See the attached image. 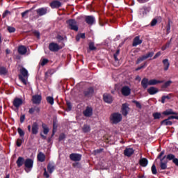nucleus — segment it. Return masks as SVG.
<instances>
[{
	"label": "nucleus",
	"instance_id": "4c0bfd02",
	"mask_svg": "<svg viewBox=\"0 0 178 178\" xmlns=\"http://www.w3.org/2000/svg\"><path fill=\"white\" fill-rule=\"evenodd\" d=\"M47 102L51 106H53V104H54V97H52V96H48L47 97Z\"/></svg>",
	"mask_w": 178,
	"mask_h": 178
},
{
	"label": "nucleus",
	"instance_id": "a19ab883",
	"mask_svg": "<svg viewBox=\"0 0 178 178\" xmlns=\"http://www.w3.org/2000/svg\"><path fill=\"white\" fill-rule=\"evenodd\" d=\"M89 49L90 51H95L97 49L94 42H89Z\"/></svg>",
	"mask_w": 178,
	"mask_h": 178
},
{
	"label": "nucleus",
	"instance_id": "69168bd1",
	"mask_svg": "<svg viewBox=\"0 0 178 178\" xmlns=\"http://www.w3.org/2000/svg\"><path fill=\"white\" fill-rule=\"evenodd\" d=\"M104 149L103 148H100V149H96L95 150H94L95 153H101L102 152H103Z\"/></svg>",
	"mask_w": 178,
	"mask_h": 178
},
{
	"label": "nucleus",
	"instance_id": "c85d7f7f",
	"mask_svg": "<svg viewBox=\"0 0 178 178\" xmlns=\"http://www.w3.org/2000/svg\"><path fill=\"white\" fill-rule=\"evenodd\" d=\"M36 13L40 16L44 15L47 13V9L44 8V7H42L41 8H38L36 10Z\"/></svg>",
	"mask_w": 178,
	"mask_h": 178
},
{
	"label": "nucleus",
	"instance_id": "58836bf2",
	"mask_svg": "<svg viewBox=\"0 0 178 178\" xmlns=\"http://www.w3.org/2000/svg\"><path fill=\"white\" fill-rule=\"evenodd\" d=\"M171 95H168V96H162V97H161V103L162 104H165L166 99H167V100H170Z\"/></svg>",
	"mask_w": 178,
	"mask_h": 178
},
{
	"label": "nucleus",
	"instance_id": "a18cd8bd",
	"mask_svg": "<svg viewBox=\"0 0 178 178\" xmlns=\"http://www.w3.org/2000/svg\"><path fill=\"white\" fill-rule=\"evenodd\" d=\"M29 11H30V10H26L25 11L22 13L21 15H22V18H24V17L27 18Z\"/></svg>",
	"mask_w": 178,
	"mask_h": 178
},
{
	"label": "nucleus",
	"instance_id": "2eb2a0df",
	"mask_svg": "<svg viewBox=\"0 0 178 178\" xmlns=\"http://www.w3.org/2000/svg\"><path fill=\"white\" fill-rule=\"evenodd\" d=\"M103 100L105 103L111 104L113 102V96H111V95H108V93H104V95H103Z\"/></svg>",
	"mask_w": 178,
	"mask_h": 178
},
{
	"label": "nucleus",
	"instance_id": "9b49d317",
	"mask_svg": "<svg viewBox=\"0 0 178 178\" xmlns=\"http://www.w3.org/2000/svg\"><path fill=\"white\" fill-rule=\"evenodd\" d=\"M34 165V161L33 159H26L24 161V165H25V171L27 172L28 169H33Z\"/></svg>",
	"mask_w": 178,
	"mask_h": 178
},
{
	"label": "nucleus",
	"instance_id": "4468645a",
	"mask_svg": "<svg viewBox=\"0 0 178 178\" xmlns=\"http://www.w3.org/2000/svg\"><path fill=\"white\" fill-rule=\"evenodd\" d=\"M42 96L41 95H34L32 96V102L33 104H41Z\"/></svg>",
	"mask_w": 178,
	"mask_h": 178
},
{
	"label": "nucleus",
	"instance_id": "37998d69",
	"mask_svg": "<svg viewBox=\"0 0 178 178\" xmlns=\"http://www.w3.org/2000/svg\"><path fill=\"white\" fill-rule=\"evenodd\" d=\"M17 131H18V134H19V136L24 138L25 135L24 131H23V129H22V128L20 127L17 128Z\"/></svg>",
	"mask_w": 178,
	"mask_h": 178
},
{
	"label": "nucleus",
	"instance_id": "f8f14e48",
	"mask_svg": "<svg viewBox=\"0 0 178 178\" xmlns=\"http://www.w3.org/2000/svg\"><path fill=\"white\" fill-rule=\"evenodd\" d=\"M24 104V102L22 100V99H20L19 97H15V99H14L13 102V105L14 106V107H15V108L19 109V107H21V106H22Z\"/></svg>",
	"mask_w": 178,
	"mask_h": 178
},
{
	"label": "nucleus",
	"instance_id": "79ce46f5",
	"mask_svg": "<svg viewBox=\"0 0 178 178\" xmlns=\"http://www.w3.org/2000/svg\"><path fill=\"white\" fill-rule=\"evenodd\" d=\"M152 173L153 175H157V173H158L157 169H156V165L154 164H154L152 165Z\"/></svg>",
	"mask_w": 178,
	"mask_h": 178
},
{
	"label": "nucleus",
	"instance_id": "0e129e2a",
	"mask_svg": "<svg viewBox=\"0 0 178 178\" xmlns=\"http://www.w3.org/2000/svg\"><path fill=\"white\" fill-rule=\"evenodd\" d=\"M161 51L156 52V55H154V56H153V59H156L157 58L161 56Z\"/></svg>",
	"mask_w": 178,
	"mask_h": 178
},
{
	"label": "nucleus",
	"instance_id": "e2e57ef3",
	"mask_svg": "<svg viewBox=\"0 0 178 178\" xmlns=\"http://www.w3.org/2000/svg\"><path fill=\"white\" fill-rule=\"evenodd\" d=\"M48 62H49L48 59H46V58L42 59V63H41L42 66H44V65L48 63Z\"/></svg>",
	"mask_w": 178,
	"mask_h": 178
},
{
	"label": "nucleus",
	"instance_id": "a211bd4d",
	"mask_svg": "<svg viewBox=\"0 0 178 178\" xmlns=\"http://www.w3.org/2000/svg\"><path fill=\"white\" fill-rule=\"evenodd\" d=\"M39 131L38 122H33L31 126V133L33 135H37Z\"/></svg>",
	"mask_w": 178,
	"mask_h": 178
},
{
	"label": "nucleus",
	"instance_id": "3c124183",
	"mask_svg": "<svg viewBox=\"0 0 178 178\" xmlns=\"http://www.w3.org/2000/svg\"><path fill=\"white\" fill-rule=\"evenodd\" d=\"M8 31L9 33H15L16 28L15 26H8Z\"/></svg>",
	"mask_w": 178,
	"mask_h": 178
},
{
	"label": "nucleus",
	"instance_id": "4d7b16f0",
	"mask_svg": "<svg viewBox=\"0 0 178 178\" xmlns=\"http://www.w3.org/2000/svg\"><path fill=\"white\" fill-rule=\"evenodd\" d=\"M25 120H26V115H25V114H23L20 117V122H21V124H23V122H24Z\"/></svg>",
	"mask_w": 178,
	"mask_h": 178
},
{
	"label": "nucleus",
	"instance_id": "5fc2aeb1",
	"mask_svg": "<svg viewBox=\"0 0 178 178\" xmlns=\"http://www.w3.org/2000/svg\"><path fill=\"white\" fill-rule=\"evenodd\" d=\"M23 142H24V139H17V142H16L17 146H18V147L22 146Z\"/></svg>",
	"mask_w": 178,
	"mask_h": 178
},
{
	"label": "nucleus",
	"instance_id": "c9c22d12",
	"mask_svg": "<svg viewBox=\"0 0 178 178\" xmlns=\"http://www.w3.org/2000/svg\"><path fill=\"white\" fill-rule=\"evenodd\" d=\"M166 159L168 161H172V163H174L175 154H173V153H169L166 156Z\"/></svg>",
	"mask_w": 178,
	"mask_h": 178
},
{
	"label": "nucleus",
	"instance_id": "6e6d98bb",
	"mask_svg": "<svg viewBox=\"0 0 178 178\" xmlns=\"http://www.w3.org/2000/svg\"><path fill=\"white\" fill-rule=\"evenodd\" d=\"M44 177H46V178H49L50 176L46 169V168H44V175H43Z\"/></svg>",
	"mask_w": 178,
	"mask_h": 178
},
{
	"label": "nucleus",
	"instance_id": "774afa93",
	"mask_svg": "<svg viewBox=\"0 0 178 178\" xmlns=\"http://www.w3.org/2000/svg\"><path fill=\"white\" fill-rule=\"evenodd\" d=\"M80 38H82L83 40H84L86 38L85 33L80 34Z\"/></svg>",
	"mask_w": 178,
	"mask_h": 178
},
{
	"label": "nucleus",
	"instance_id": "dca6fc26",
	"mask_svg": "<svg viewBox=\"0 0 178 178\" xmlns=\"http://www.w3.org/2000/svg\"><path fill=\"white\" fill-rule=\"evenodd\" d=\"M85 21L89 25H93V24H95L96 19H95L94 15H86L85 17Z\"/></svg>",
	"mask_w": 178,
	"mask_h": 178
},
{
	"label": "nucleus",
	"instance_id": "b1692460",
	"mask_svg": "<svg viewBox=\"0 0 178 178\" xmlns=\"http://www.w3.org/2000/svg\"><path fill=\"white\" fill-rule=\"evenodd\" d=\"M159 88L153 86L147 88V92H149L150 95H154V94H156V92H159Z\"/></svg>",
	"mask_w": 178,
	"mask_h": 178
},
{
	"label": "nucleus",
	"instance_id": "4be33fe9",
	"mask_svg": "<svg viewBox=\"0 0 178 178\" xmlns=\"http://www.w3.org/2000/svg\"><path fill=\"white\" fill-rule=\"evenodd\" d=\"M17 51L19 55H26L28 50L25 45H19V47H18Z\"/></svg>",
	"mask_w": 178,
	"mask_h": 178
},
{
	"label": "nucleus",
	"instance_id": "052dcab7",
	"mask_svg": "<svg viewBox=\"0 0 178 178\" xmlns=\"http://www.w3.org/2000/svg\"><path fill=\"white\" fill-rule=\"evenodd\" d=\"M170 29H171L170 22H168V24L166 25L167 33H170Z\"/></svg>",
	"mask_w": 178,
	"mask_h": 178
},
{
	"label": "nucleus",
	"instance_id": "c03bdc74",
	"mask_svg": "<svg viewBox=\"0 0 178 178\" xmlns=\"http://www.w3.org/2000/svg\"><path fill=\"white\" fill-rule=\"evenodd\" d=\"M33 34L38 38V40H40V31H33Z\"/></svg>",
	"mask_w": 178,
	"mask_h": 178
},
{
	"label": "nucleus",
	"instance_id": "603ef678",
	"mask_svg": "<svg viewBox=\"0 0 178 178\" xmlns=\"http://www.w3.org/2000/svg\"><path fill=\"white\" fill-rule=\"evenodd\" d=\"M145 66H147V62H144L143 65L136 67V70H140V69H143V67H145Z\"/></svg>",
	"mask_w": 178,
	"mask_h": 178
},
{
	"label": "nucleus",
	"instance_id": "6e6552de",
	"mask_svg": "<svg viewBox=\"0 0 178 178\" xmlns=\"http://www.w3.org/2000/svg\"><path fill=\"white\" fill-rule=\"evenodd\" d=\"M130 111L129 104L124 103L121 106V113L124 117H127Z\"/></svg>",
	"mask_w": 178,
	"mask_h": 178
},
{
	"label": "nucleus",
	"instance_id": "9d476101",
	"mask_svg": "<svg viewBox=\"0 0 178 178\" xmlns=\"http://www.w3.org/2000/svg\"><path fill=\"white\" fill-rule=\"evenodd\" d=\"M163 114H164V115H170V120H177V113H175V111H173V110L172 108H170L169 110H165V111L163 112Z\"/></svg>",
	"mask_w": 178,
	"mask_h": 178
},
{
	"label": "nucleus",
	"instance_id": "412c9836",
	"mask_svg": "<svg viewBox=\"0 0 178 178\" xmlns=\"http://www.w3.org/2000/svg\"><path fill=\"white\" fill-rule=\"evenodd\" d=\"M93 114V109L92 107H86V110L83 111V115L85 117H91Z\"/></svg>",
	"mask_w": 178,
	"mask_h": 178
},
{
	"label": "nucleus",
	"instance_id": "7ed1b4c3",
	"mask_svg": "<svg viewBox=\"0 0 178 178\" xmlns=\"http://www.w3.org/2000/svg\"><path fill=\"white\" fill-rule=\"evenodd\" d=\"M110 120L112 124H119L122 120V115L120 113H113L111 115Z\"/></svg>",
	"mask_w": 178,
	"mask_h": 178
},
{
	"label": "nucleus",
	"instance_id": "8fccbe9b",
	"mask_svg": "<svg viewBox=\"0 0 178 178\" xmlns=\"http://www.w3.org/2000/svg\"><path fill=\"white\" fill-rule=\"evenodd\" d=\"M66 105L67 106V111H71L72 108V103L70 102H66Z\"/></svg>",
	"mask_w": 178,
	"mask_h": 178
},
{
	"label": "nucleus",
	"instance_id": "680f3d73",
	"mask_svg": "<svg viewBox=\"0 0 178 178\" xmlns=\"http://www.w3.org/2000/svg\"><path fill=\"white\" fill-rule=\"evenodd\" d=\"M173 163L176 166H178V159H177V157H175H175H174V159H173Z\"/></svg>",
	"mask_w": 178,
	"mask_h": 178
},
{
	"label": "nucleus",
	"instance_id": "338daca9",
	"mask_svg": "<svg viewBox=\"0 0 178 178\" xmlns=\"http://www.w3.org/2000/svg\"><path fill=\"white\" fill-rule=\"evenodd\" d=\"M57 40H58V41H63L64 38L62 35H57Z\"/></svg>",
	"mask_w": 178,
	"mask_h": 178
},
{
	"label": "nucleus",
	"instance_id": "f3484780",
	"mask_svg": "<svg viewBox=\"0 0 178 178\" xmlns=\"http://www.w3.org/2000/svg\"><path fill=\"white\" fill-rule=\"evenodd\" d=\"M95 92L93 87H88L86 90H84L83 94L85 97H92Z\"/></svg>",
	"mask_w": 178,
	"mask_h": 178
},
{
	"label": "nucleus",
	"instance_id": "393cba45",
	"mask_svg": "<svg viewBox=\"0 0 178 178\" xmlns=\"http://www.w3.org/2000/svg\"><path fill=\"white\" fill-rule=\"evenodd\" d=\"M142 42H143V40H140V36L138 35L137 37H135V38H134L132 46L137 47V45H140Z\"/></svg>",
	"mask_w": 178,
	"mask_h": 178
},
{
	"label": "nucleus",
	"instance_id": "2f4dec72",
	"mask_svg": "<svg viewBox=\"0 0 178 178\" xmlns=\"http://www.w3.org/2000/svg\"><path fill=\"white\" fill-rule=\"evenodd\" d=\"M163 64L164 65V70H168V69L170 66L169 59H163Z\"/></svg>",
	"mask_w": 178,
	"mask_h": 178
},
{
	"label": "nucleus",
	"instance_id": "1a4fd4ad",
	"mask_svg": "<svg viewBox=\"0 0 178 178\" xmlns=\"http://www.w3.org/2000/svg\"><path fill=\"white\" fill-rule=\"evenodd\" d=\"M70 159L73 162H80L82 159V154L80 153H71L70 154Z\"/></svg>",
	"mask_w": 178,
	"mask_h": 178
},
{
	"label": "nucleus",
	"instance_id": "a878e982",
	"mask_svg": "<svg viewBox=\"0 0 178 178\" xmlns=\"http://www.w3.org/2000/svg\"><path fill=\"white\" fill-rule=\"evenodd\" d=\"M160 124L161 125L170 126L173 124V122L172 121H170V117H168V118H165V120L163 119V120L161 121Z\"/></svg>",
	"mask_w": 178,
	"mask_h": 178
},
{
	"label": "nucleus",
	"instance_id": "09e8293b",
	"mask_svg": "<svg viewBox=\"0 0 178 178\" xmlns=\"http://www.w3.org/2000/svg\"><path fill=\"white\" fill-rule=\"evenodd\" d=\"M65 138H66L65 134L64 133L60 134L59 138H58L59 142H60L61 140H63L64 139H65Z\"/></svg>",
	"mask_w": 178,
	"mask_h": 178
},
{
	"label": "nucleus",
	"instance_id": "f257e3e1",
	"mask_svg": "<svg viewBox=\"0 0 178 178\" xmlns=\"http://www.w3.org/2000/svg\"><path fill=\"white\" fill-rule=\"evenodd\" d=\"M165 80H157L156 79H152L149 80L147 77H143L141 81V86L143 88H147L148 86H155V84H159V83H164Z\"/></svg>",
	"mask_w": 178,
	"mask_h": 178
},
{
	"label": "nucleus",
	"instance_id": "ddd939ff",
	"mask_svg": "<svg viewBox=\"0 0 178 178\" xmlns=\"http://www.w3.org/2000/svg\"><path fill=\"white\" fill-rule=\"evenodd\" d=\"M121 92L122 95H124V97H128V95H130L131 92V89L129 86H123L121 88Z\"/></svg>",
	"mask_w": 178,
	"mask_h": 178
},
{
	"label": "nucleus",
	"instance_id": "6ab92c4d",
	"mask_svg": "<svg viewBox=\"0 0 178 178\" xmlns=\"http://www.w3.org/2000/svg\"><path fill=\"white\" fill-rule=\"evenodd\" d=\"M134 153V149L133 147H126L124 150V156H127V157H130Z\"/></svg>",
	"mask_w": 178,
	"mask_h": 178
},
{
	"label": "nucleus",
	"instance_id": "f704fd0d",
	"mask_svg": "<svg viewBox=\"0 0 178 178\" xmlns=\"http://www.w3.org/2000/svg\"><path fill=\"white\" fill-rule=\"evenodd\" d=\"M172 83H173L172 80H168L167 81H165V83L162 84L161 88H168V87H169Z\"/></svg>",
	"mask_w": 178,
	"mask_h": 178
},
{
	"label": "nucleus",
	"instance_id": "864d4df0",
	"mask_svg": "<svg viewBox=\"0 0 178 178\" xmlns=\"http://www.w3.org/2000/svg\"><path fill=\"white\" fill-rule=\"evenodd\" d=\"M158 22V19L156 18H153V19H152V22H151V26L152 27H154V25H156Z\"/></svg>",
	"mask_w": 178,
	"mask_h": 178
},
{
	"label": "nucleus",
	"instance_id": "ea45409f",
	"mask_svg": "<svg viewBox=\"0 0 178 178\" xmlns=\"http://www.w3.org/2000/svg\"><path fill=\"white\" fill-rule=\"evenodd\" d=\"M120 54V49H118L116 50L115 54H113L114 59H115V61L119 60L118 56H119Z\"/></svg>",
	"mask_w": 178,
	"mask_h": 178
},
{
	"label": "nucleus",
	"instance_id": "c756f323",
	"mask_svg": "<svg viewBox=\"0 0 178 178\" xmlns=\"http://www.w3.org/2000/svg\"><path fill=\"white\" fill-rule=\"evenodd\" d=\"M139 163L140 166H143V168H146L148 165V159H146V157H143V159H140Z\"/></svg>",
	"mask_w": 178,
	"mask_h": 178
},
{
	"label": "nucleus",
	"instance_id": "e433bc0d",
	"mask_svg": "<svg viewBox=\"0 0 178 178\" xmlns=\"http://www.w3.org/2000/svg\"><path fill=\"white\" fill-rule=\"evenodd\" d=\"M42 127L43 128V132L44 135H47L49 132V129L47 125V124H42Z\"/></svg>",
	"mask_w": 178,
	"mask_h": 178
},
{
	"label": "nucleus",
	"instance_id": "f03ea898",
	"mask_svg": "<svg viewBox=\"0 0 178 178\" xmlns=\"http://www.w3.org/2000/svg\"><path fill=\"white\" fill-rule=\"evenodd\" d=\"M165 150H162L157 156L156 159H160V168L162 170H165L168 168V160L164 161L165 158L167 157L166 154H165ZM163 154H165L163 156Z\"/></svg>",
	"mask_w": 178,
	"mask_h": 178
},
{
	"label": "nucleus",
	"instance_id": "13d9d810",
	"mask_svg": "<svg viewBox=\"0 0 178 178\" xmlns=\"http://www.w3.org/2000/svg\"><path fill=\"white\" fill-rule=\"evenodd\" d=\"M8 14H10V11H9V10H6V11L3 13V15H2L3 18H5V17H6Z\"/></svg>",
	"mask_w": 178,
	"mask_h": 178
},
{
	"label": "nucleus",
	"instance_id": "473e14b6",
	"mask_svg": "<svg viewBox=\"0 0 178 178\" xmlns=\"http://www.w3.org/2000/svg\"><path fill=\"white\" fill-rule=\"evenodd\" d=\"M83 131L86 134L87 132H90L91 131V127L90 125H88L87 124H85L82 128Z\"/></svg>",
	"mask_w": 178,
	"mask_h": 178
},
{
	"label": "nucleus",
	"instance_id": "0eeeda50",
	"mask_svg": "<svg viewBox=\"0 0 178 178\" xmlns=\"http://www.w3.org/2000/svg\"><path fill=\"white\" fill-rule=\"evenodd\" d=\"M63 47L57 44L56 42H50L49 44V49L51 52H58L60 49H62Z\"/></svg>",
	"mask_w": 178,
	"mask_h": 178
},
{
	"label": "nucleus",
	"instance_id": "bf43d9fd",
	"mask_svg": "<svg viewBox=\"0 0 178 178\" xmlns=\"http://www.w3.org/2000/svg\"><path fill=\"white\" fill-rule=\"evenodd\" d=\"M35 111V107H32L29 110V114H34Z\"/></svg>",
	"mask_w": 178,
	"mask_h": 178
},
{
	"label": "nucleus",
	"instance_id": "5701e85b",
	"mask_svg": "<svg viewBox=\"0 0 178 178\" xmlns=\"http://www.w3.org/2000/svg\"><path fill=\"white\" fill-rule=\"evenodd\" d=\"M50 6L51 8H59V7H61L62 3L58 0H54L53 1H51Z\"/></svg>",
	"mask_w": 178,
	"mask_h": 178
},
{
	"label": "nucleus",
	"instance_id": "39448f33",
	"mask_svg": "<svg viewBox=\"0 0 178 178\" xmlns=\"http://www.w3.org/2000/svg\"><path fill=\"white\" fill-rule=\"evenodd\" d=\"M68 27L70 30H74V31H79V26L77 25V22L76 19L71 18L66 21Z\"/></svg>",
	"mask_w": 178,
	"mask_h": 178
},
{
	"label": "nucleus",
	"instance_id": "7c9ffc66",
	"mask_svg": "<svg viewBox=\"0 0 178 178\" xmlns=\"http://www.w3.org/2000/svg\"><path fill=\"white\" fill-rule=\"evenodd\" d=\"M56 169L55 165L53 164V163H49L47 165V170L49 173H53Z\"/></svg>",
	"mask_w": 178,
	"mask_h": 178
},
{
	"label": "nucleus",
	"instance_id": "72a5a7b5",
	"mask_svg": "<svg viewBox=\"0 0 178 178\" xmlns=\"http://www.w3.org/2000/svg\"><path fill=\"white\" fill-rule=\"evenodd\" d=\"M0 74L6 76L8 74V69L5 67L4 66L0 67Z\"/></svg>",
	"mask_w": 178,
	"mask_h": 178
},
{
	"label": "nucleus",
	"instance_id": "49530a36",
	"mask_svg": "<svg viewBox=\"0 0 178 178\" xmlns=\"http://www.w3.org/2000/svg\"><path fill=\"white\" fill-rule=\"evenodd\" d=\"M132 103H134L138 108H142V106L140 102H137V100H133Z\"/></svg>",
	"mask_w": 178,
	"mask_h": 178
},
{
	"label": "nucleus",
	"instance_id": "de8ad7c7",
	"mask_svg": "<svg viewBox=\"0 0 178 178\" xmlns=\"http://www.w3.org/2000/svg\"><path fill=\"white\" fill-rule=\"evenodd\" d=\"M58 128V125H56L55 122H53V133L51 134V136H54L56 132V129Z\"/></svg>",
	"mask_w": 178,
	"mask_h": 178
},
{
	"label": "nucleus",
	"instance_id": "423d86ee",
	"mask_svg": "<svg viewBox=\"0 0 178 178\" xmlns=\"http://www.w3.org/2000/svg\"><path fill=\"white\" fill-rule=\"evenodd\" d=\"M154 55V52L152 51L151 52H148L147 54H146V55H143L142 56H140L136 60V64L138 65L141 62H143V60H145L149 58H152Z\"/></svg>",
	"mask_w": 178,
	"mask_h": 178
},
{
	"label": "nucleus",
	"instance_id": "bb28decb",
	"mask_svg": "<svg viewBox=\"0 0 178 178\" xmlns=\"http://www.w3.org/2000/svg\"><path fill=\"white\" fill-rule=\"evenodd\" d=\"M37 157H38V161L39 162H44V161L46 159V156H45L44 153H43L42 152H39Z\"/></svg>",
	"mask_w": 178,
	"mask_h": 178
},
{
	"label": "nucleus",
	"instance_id": "aec40b11",
	"mask_svg": "<svg viewBox=\"0 0 178 178\" xmlns=\"http://www.w3.org/2000/svg\"><path fill=\"white\" fill-rule=\"evenodd\" d=\"M16 164L17 165V168H22L23 165H25V159L24 157L19 156L16 161Z\"/></svg>",
	"mask_w": 178,
	"mask_h": 178
},
{
	"label": "nucleus",
	"instance_id": "cd10ccee",
	"mask_svg": "<svg viewBox=\"0 0 178 178\" xmlns=\"http://www.w3.org/2000/svg\"><path fill=\"white\" fill-rule=\"evenodd\" d=\"M165 114L163 113H153V118L154 120H163Z\"/></svg>",
	"mask_w": 178,
	"mask_h": 178
},
{
	"label": "nucleus",
	"instance_id": "20e7f679",
	"mask_svg": "<svg viewBox=\"0 0 178 178\" xmlns=\"http://www.w3.org/2000/svg\"><path fill=\"white\" fill-rule=\"evenodd\" d=\"M20 73H21V74L18 75L19 79L21 81H22V83H24V84L26 85L27 82H26L25 77H28V76H29V72H28L27 69H26L25 67H22V69H20Z\"/></svg>",
	"mask_w": 178,
	"mask_h": 178
}]
</instances>
